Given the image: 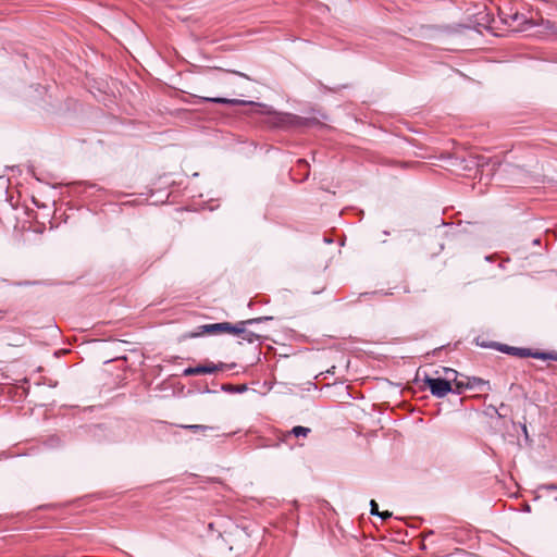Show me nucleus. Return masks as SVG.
<instances>
[{
  "instance_id": "1",
  "label": "nucleus",
  "mask_w": 557,
  "mask_h": 557,
  "mask_svg": "<svg viewBox=\"0 0 557 557\" xmlns=\"http://www.w3.org/2000/svg\"><path fill=\"white\" fill-rule=\"evenodd\" d=\"M319 124L314 117H304L292 113H274L272 125L283 129L311 127Z\"/></svg>"
},
{
  "instance_id": "2",
  "label": "nucleus",
  "mask_w": 557,
  "mask_h": 557,
  "mask_svg": "<svg viewBox=\"0 0 557 557\" xmlns=\"http://www.w3.org/2000/svg\"><path fill=\"white\" fill-rule=\"evenodd\" d=\"M494 346L497 348V350L505 352L507 355L516 356L519 358H534V359H541V360H553L557 361V351H539L533 350L531 348H523V347H513L508 346L506 344H497L495 343Z\"/></svg>"
},
{
  "instance_id": "3",
  "label": "nucleus",
  "mask_w": 557,
  "mask_h": 557,
  "mask_svg": "<svg viewBox=\"0 0 557 557\" xmlns=\"http://www.w3.org/2000/svg\"><path fill=\"white\" fill-rule=\"evenodd\" d=\"M272 317H259L244 321H238L233 325L232 334L240 336V338L249 344H253L261 339V335L246 329L247 325L258 324L263 321L272 320Z\"/></svg>"
},
{
  "instance_id": "4",
  "label": "nucleus",
  "mask_w": 557,
  "mask_h": 557,
  "mask_svg": "<svg viewBox=\"0 0 557 557\" xmlns=\"http://www.w3.org/2000/svg\"><path fill=\"white\" fill-rule=\"evenodd\" d=\"M465 389L490 392L492 388L490 382L478 376H462V379L456 381L454 393L460 395Z\"/></svg>"
},
{
  "instance_id": "5",
  "label": "nucleus",
  "mask_w": 557,
  "mask_h": 557,
  "mask_svg": "<svg viewBox=\"0 0 557 557\" xmlns=\"http://www.w3.org/2000/svg\"><path fill=\"white\" fill-rule=\"evenodd\" d=\"M424 383L429 387L431 394L437 398H443L448 393H454L455 391L449 380L446 379L430 377L426 375L424 379Z\"/></svg>"
},
{
  "instance_id": "6",
  "label": "nucleus",
  "mask_w": 557,
  "mask_h": 557,
  "mask_svg": "<svg viewBox=\"0 0 557 557\" xmlns=\"http://www.w3.org/2000/svg\"><path fill=\"white\" fill-rule=\"evenodd\" d=\"M235 364H225L223 362H220L218 364L213 362H207L206 364H199L197 367H188L183 371L184 376H191V375H201V374H211L219 370H222L224 368H233Z\"/></svg>"
},
{
  "instance_id": "7",
  "label": "nucleus",
  "mask_w": 557,
  "mask_h": 557,
  "mask_svg": "<svg viewBox=\"0 0 557 557\" xmlns=\"http://www.w3.org/2000/svg\"><path fill=\"white\" fill-rule=\"evenodd\" d=\"M233 325L230 322H220V323H212V324H203L197 327V332L193 333L190 337H197L205 334H216V333H231L233 330Z\"/></svg>"
},
{
  "instance_id": "8",
  "label": "nucleus",
  "mask_w": 557,
  "mask_h": 557,
  "mask_svg": "<svg viewBox=\"0 0 557 557\" xmlns=\"http://www.w3.org/2000/svg\"><path fill=\"white\" fill-rule=\"evenodd\" d=\"M199 100L206 101V102L219 103V104L263 107V104L255 102V101L231 99V98H223V97H199Z\"/></svg>"
},
{
  "instance_id": "9",
  "label": "nucleus",
  "mask_w": 557,
  "mask_h": 557,
  "mask_svg": "<svg viewBox=\"0 0 557 557\" xmlns=\"http://www.w3.org/2000/svg\"><path fill=\"white\" fill-rule=\"evenodd\" d=\"M182 429L193 431L195 433H202L206 434L208 431H215L218 428L211 426V425H203V424H181L178 425Z\"/></svg>"
},
{
  "instance_id": "10",
  "label": "nucleus",
  "mask_w": 557,
  "mask_h": 557,
  "mask_svg": "<svg viewBox=\"0 0 557 557\" xmlns=\"http://www.w3.org/2000/svg\"><path fill=\"white\" fill-rule=\"evenodd\" d=\"M310 432H311L310 428L297 425V426H294L290 431H288L284 436H285V438L290 435H294L295 437H300V436L306 437L310 434Z\"/></svg>"
},
{
  "instance_id": "11",
  "label": "nucleus",
  "mask_w": 557,
  "mask_h": 557,
  "mask_svg": "<svg viewBox=\"0 0 557 557\" xmlns=\"http://www.w3.org/2000/svg\"><path fill=\"white\" fill-rule=\"evenodd\" d=\"M222 391L228 392V393H243L247 391L246 385H232V384H223L221 387Z\"/></svg>"
},
{
  "instance_id": "12",
  "label": "nucleus",
  "mask_w": 557,
  "mask_h": 557,
  "mask_svg": "<svg viewBox=\"0 0 557 557\" xmlns=\"http://www.w3.org/2000/svg\"><path fill=\"white\" fill-rule=\"evenodd\" d=\"M444 374L446 380H449V382H454V385L456 384V381H458L459 373L450 368H443Z\"/></svg>"
},
{
  "instance_id": "13",
  "label": "nucleus",
  "mask_w": 557,
  "mask_h": 557,
  "mask_svg": "<svg viewBox=\"0 0 557 557\" xmlns=\"http://www.w3.org/2000/svg\"><path fill=\"white\" fill-rule=\"evenodd\" d=\"M379 512H380V511H379V505H377V503H376L374 499L370 500V513H371L372 516H377V515H379Z\"/></svg>"
},
{
  "instance_id": "14",
  "label": "nucleus",
  "mask_w": 557,
  "mask_h": 557,
  "mask_svg": "<svg viewBox=\"0 0 557 557\" xmlns=\"http://www.w3.org/2000/svg\"><path fill=\"white\" fill-rule=\"evenodd\" d=\"M540 488L546 490V491H557V484H553V483L542 484L540 486Z\"/></svg>"
},
{
  "instance_id": "15",
  "label": "nucleus",
  "mask_w": 557,
  "mask_h": 557,
  "mask_svg": "<svg viewBox=\"0 0 557 557\" xmlns=\"http://www.w3.org/2000/svg\"><path fill=\"white\" fill-rule=\"evenodd\" d=\"M392 516H393V513L387 511V510L386 511H380L379 515H377V517H380L382 520H387Z\"/></svg>"
},
{
  "instance_id": "16",
  "label": "nucleus",
  "mask_w": 557,
  "mask_h": 557,
  "mask_svg": "<svg viewBox=\"0 0 557 557\" xmlns=\"http://www.w3.org/2000/svg\"><path fill=\"white\" fill-rule=\"evenodd\" d=\"M297 163H298L299 168H307L308 166V162L305 159H299L297 161Z\"/></svg>"
},
{
  "instance_id": "17",
  "label": "nucleus",
  "mask_w": 557,
  "mask_h": 557,
  "mask_svg": "<svg viewBox=\"0 0 557 557\" xmlns=\"http://www.w3.org/2000/svg\"><path fill=\"white\" fill-rule=\"evenodd\" d=\"M208 530H209V531H214V523L210 522V523L208 524Z\"/></svg>"
},
{
  "instance_id": "18",
  "label": "nucleus",
  "mask_w": 557,
  "mask_h": 557,
  "mask_svg": "<svg viewBox=\"0 0 557 557\" xmlns=\"http://www.w3.org/2000/svg\"><path fill=\"white\" fill-rule=\"evenodd\" d=\"M540 243H541V239H540V238H536V239H534V240H533V244H534V245H540Z\"/></svg>"
},
{
  "instance_id": "19",
  "label": "nucleus",
  "mask_w": 557,
  "mask_h": 557,
  "mask_svg": "<svg viewBox=\"0 0 557 557\" xmlns=\"http://www.w3.org/2000/svg\"><path fill=\"white\" fill-rule=\"evenodd\" d=\"M235 73H236V74H238L239 76H244V77H246V75H245V74H243V73H239V72H235Z\"/></svg>"
}]
</instances>
